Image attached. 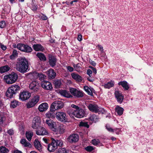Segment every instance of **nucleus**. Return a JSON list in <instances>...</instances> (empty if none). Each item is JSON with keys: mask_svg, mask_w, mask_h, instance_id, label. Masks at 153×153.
I'll return each mask as SVG.
<instances>
[{"mask_svg": "<svg viewBox=\"0 0 153 153\" xmlns=\"http://www.w3.org/2000/svg\"><path fill=\"white\" fill-rule=\"evenodd\" d=\"M92 144L95 146H102L103 145L99 140L97 139H94L92 140Z\"/></svg>", "mask_w": 153, "mask_h": 153, "instance_id": "nucleus-33", "label": "nucleus"}, {"mask_svg": "<svg viewBox=\"0 0 153 153\" xmlns=\"http://www.w3.org/2000/svg\"><path fill=\"white\" fill-rule=\"evenodd\" d=\"M57 153H68L67 151L65 148H59L57 151Z\"/></svg>", "mask_w": 153, "mask_h": 153, "instance_id": "nucleus-47", "label": "nucleus"}, {"mask_svg": "<svg viewBox=\"0 0 153 153\" xmlns=\"http://www.w3.org/2000/svg\"><path fill=\"white\" fill-rule=\"evenodd\" d=\"M70 91L74 97H76L81 98L83 97L84 96V93L82 91L78 90L75 88H70Z\"/></svg>", "mask_w": 153, "mask_h": 153, "instance_id": "nucleus-10", "label": "nucleus"}, {"mask_svg": "<svg viewBox=\"0 0 153 153\" xmlns=\"http://www.w3.org/2000/svg\"><path fill=\"white\" fill-rule=\"evenodd\" d=\"M114 94L117 102L120 103H121L123 99V96L121 93H120L118 91H116Z\"/></svg>", "mask_w": 153, "mask_h": 153, "instance_id": "nucleus-20", "label": "nucleus"}, {"mask_svg": "<svg viewBox=\"0 0 153 153\" xmlns=\"http://www.w3.org/2000/svg\"><path fill=\"white\" fill-rule=\"evenodd\" d=\"M39 97L38 95L35 96L27 104V107L30 108L33 107L39 101Z\"/></svg>", "mask_w": 153, "mask_h": 153, "instance_id": "nucleus-12", "label": "nucleus"}, {"mask_svg": "<svg viewBox=\"0 0 153 153\" xmlns=\"http://www.w3.org/2000/svg\"><path fill=\"white\" fill-rule=\"evenodd\" d=\"M42 140L46 144V145H44L46 147H47V145L51 143V142H50V141L49 140L48 138L45 137L43 138Z\"/></svg>", "mask_w": 153, "mask_h": 153, "instance_id": "nucleus-44", "label": "nucleus"}, {"mask_svg": "<svg viewBox=\"0 0 153 153\" xmlns=\"http://www.w3.org/2000/svg\"><path fill=\"white\" fill-rule=\"evenodd\" d=\"M87 79L88 80L91 82H93L94 80V79L90 77H88L87 78Z\"/></svg>", "mask_w": 153, "mask_h": 153, "instance_id": "nucleus-62", "label": "nucleus"}, {"mask_svg": "<svg viewBox=\"0 0 153 153\" xmlns=\"http://www.w3.org/2000/svg\"><path fill=\"white\" fill-rule=\"evenodd\" d=\"M124 109L123 108L120 107L119 106H117L115 108V111L117 112V114L121 116L123 113Z\"/></svg>", "mask_w": 153, "mask_h": 153, "instance_id": "nucleus-31", "label": "nucleus"}, {"mask_svg": "<svg viewBox=\"0 0 153 153\" xmlns=\"http://www.w3.org/2000/svg\"><path fill=\"white\" fill-rule=\"evenodd\" d=\"M31 96L30 93L27 91H23L21 92L19 96V98L22 101L26 100L28 99Z\"/></svg>", "mask_w": 153, "mask_h": 153, "instance_id": "nucleus-13", "label": "nucleus"}, {"mask_svg": "<svg viewBox=\"0 0 153 153\" xmlns=\"http://www.w3.org/2000/svg\"><path fill=\"white\" fill-rule=\"evenodd\" d=\"M33 48L34 50L37 51L44 52L45 50L44 47L40 44H34Z\"/></svg>", "mask_w": 153, "mask_h": 153, "instance_id": "nucleus-17", "label": "nucleus"}, {"mask_svg": "<svg viewBox=\"0 0 153 153\" xmlns=\"http://www.w3.org/2000/svg\"><path fill=\"white\" fill-rule=\"evenodd\" d=\"M92 71L95 74H97V70L95 68H94Z\"/></svg>", "mask_w": 153, "mask_h": 153, "instance_id": "nucleus-64", "label": "nucleus"}, {"mask_svg": "<svg viewBox=\"0 0 153 153\" xmlns=\"http://www.w3.org/2000/svg\"><path fill=\"white\" fill-rule=\"evenodd\" d=\"M89 62L93 66H95L96 65V63L95 62L91 60Z\"/></svg>", "mask_w": 153, "mask_h": 153, "instance_id": "nucleus-59", "label": "nucleus"}, {"mask_svg": "<svg viewBox=\"0 0 153 153\" xmlns=\"http://www.w3.org/2000/svg\"><path fill=\"white\" fill-rule=\"evenodd\" d=\"M20 89V86L18 85H13L9 87L6 93V95L7 99L14 97Z\"/></svg>", "mask_w": 153, "mask_h": 153, "instance_id": "nucleus-3", "label": "nucleus"}, {"mask_svg": "<svg viewBox=\"0 0 153 153\" xmlns=\"http://www.w3.org/2000/svg\"><path fill=\"white\" fill-rule=\"evenodd\" d=\"M42 15L41 16V18L42 20H45L47 19L48 17L45 15L43 14H42Z\"/></svg>", "mask_w": 153, "mask_h": 153, "instance_id": "nucleus-54", "label": "nucleus"}, {"mask_svg": "<svg viewBox=\"0 0 153 153\" xmlns=\"http://www.w3.org/2000/svg\"><path fill=\"white\" fill-rule=\"evenodd\" d=\"M81 64L79 63L76 65L75 64L73 65V67L75 70L78 72L80 71V69L81 68Z\"/></svg>", "mask_w": 153, "mask_h": 153, "instance_id": "nucleus-39", "label": "nucleus"}, {"mask_svg": "<svg viewBox=\"0 0 153 153\" xmlns=\"http://www.w3.org/2000/svg\"><path fill=\"white\" fill-rule=\"evenodd\" d=\"M7 133L10 135H12L13 134V130L12 129H10L8 130Z\"/></svg>", "mask_w": 153, "mask_h": 153, "instance_id": "nucleus-53", "label": "nucleus"}, {"mask_svg": "<svg viewBox=\"0 0 153 153\" xmlns=\"http://www.w3.org/2000/svg\"><path fill=\"white\" fill-rule=\"evenodd\" d=\"M17 47L19 50L25 53H30L33 51L31 47L24 44L19 43L17 45Z\"/></svg>", "mask_w": 153, "mask_h": 153, "instance_id": "nucleus-7", "label": "nucleus"}, {"mask_svg": "<svg viewBox=\"0 0 153 153\" xmlns=\"http://www.w3.org/2000/svg\"><path fill=\"white\" fill-rule=\"evenodd\" d=\"M84 89L88 95L91 96H93L92 92L94 90L93 88H90L87 86H85L84 87Z\"/></svg>", "mask_w": 153, "mask_h": 153, "instance_id": "nucleus-28", "label": "nucleus"}, {"mask_svg": "<svg viewBox=\"0 0 153 153\" xmlns=\"http://www.w3.org/2000/svg\"><path fill=\"white\" fill-rule=\"evenodd\" d=\"M53 83L55 87L56 88H59L62 84L61 80L59 79L54 80L53 82Z\"/></svg>", "mask_w": 153, "mask_h": 153, "instance_id": "nucleus-36", "label": "nucleus"}, {"mask_svg": "<svg viewBox=\"0 0 153 153\" xmlns=\"http://www.w3.org/2000/svg\"><path fill=\"white\" fill-rule=\"evenodd\" d=\"M25 134L27 139L29 141H30L32 139V137L33 136V132L30 131L26 132Z\"/></svg>", "mask_w": 153, "mask_h": 153, "instance_id": "nucleus-35", "label": "nucleus"}, {"mask_svg": "<svg viewBox=\"0 0 153 153\" xmlns=\"http://www.w3.org/2000/svg\"><path fill=\"white\" fill-rule=\"evenodd\" d=\"M10 69V67L7 65L2 66L0 67V73H3L7 72L9 71Z\"/></svg>", "mask_w": 153, "mask_h": 153, "instance_id": "nucleus-29", "label": "nucleus"}, {"mask_svg": "<svg viewBox=\"0 0 153 153\" xmlns=\"http://www.w3.org/2000/svg\"><path fill=\"white\" fill-rule=\"evenodd\" d=\"M36 134L38 135H42V132H41V130L40 131H39V130H37L36 131Z\"/></svg>", "mask_w": 153, "mask_h": 153, "instance_id": "nucleus-61", "label": "nucleus"}, {"mask_svg": "<svg viewBox=\"0 0 153 153\" xmlns=\"http://www.w3.org/2000/svg\"><path fill=\"white\" fill-rule=\"evenodd\" d=\"M67 69L70 72H72L74 70V68L70 66H68L67 67Z\"/></svg>", "mask_w": 153, "mask_h": 153, "instance_id": "nucleus-55", "label": "nucleus"}, {"mask_svg": "<svg viewBox=\"0 0 153 153\" xmlns=\"http://www.w3.org/2000/svg\"><path fill=\"white\" fill-rule=\"evenodd\" d=\"M20 143L22 144L24 147H31V144L28 142H27L25 139H22L21 140Z\"/></svg>", "mask_w": 153, "mask_h": 153, "instance_id": "nucleus-30", "label": "nucleus"}, {"mask_svg": "<svg viewBox=\"0 0 153 153\" xmlns=\"http://www.w3.org/2000/svg\"><path fill=\"white\" fill-rule=\"evenodd\" d=\"M29 62L25 57L18 59L16 65V70L21 73H24L29 71Z\"/></svg>", "mask_w": 153, "mask_h": 153, "instance_id": "nucleus-1", "label": "nucleus"}, {"mask_svg": "<svg viewBox=\"0 0 153 153\" xmlns=\"http://www.w3.org/2000/svg\"><path fill=\"white\" fill-rule=\"evenodd\" d=\"M36 55L41 61H46V57L45 55L43 53L38 52Z\"/></svg>", "mask_w": 153, "mask_h": 153, "instance_id": "nucleus-32", "label": "nucleus"}, {"mask_svg": "<svg viewBox=\"0 0 153 153\" xmlns=\"http://www.w3.org/2000/svg\"><path fill=\"white\" fill-rule=\"evenodd\" d=\"M40 124L37 123L36 122H32V127L34 129H37L39 127Z\"/></svg>", "mask_w": 153, "mask_h": 153, "instance_id": "nucleus-42", "label": "nucleus"}, {"mask_svg": "<svg viewBox=\"0 0 153 153\" xmlns=\"http://www.w3.org/2000/svg\"><path fill=\"white\" fill-rule=\"evenodd\" d=\"M98 48H99L100 50H101L102 51H103V47L100 45H97Z\"/></svg>", "mask_w": 153, "mask_h": 153, "instance_id": "nucleus-63", "label": "nucleus"}, {"mask_svg": "<svg viewBox=\"0 0 153 153\" xmlns=\"http://www.w3.org/2000/svg\"><path fill=\"white\" fill-rule=\"evenodd\" d=\"M18 78V74L14 72H13L9 74L5 75L4 78L5 82L9 84H12L16 82Z\"/></svg>", "mask_w": 153, "mask_h": 153, "instance_id": "nucleus-5", "label": "nucleus"}, {"mask_svg": "<svg viewBox=\"0 0 153 153\" xmlns=\"http://www.w3.org/2000/svg\"><path fill=\"white\" fill-rule=\"evenodd\" d=\"M85 150L88 152H91L94 150L93 147L90 146H87L85 148Z\"/></svg>", "mask_w": 153, "mask_h": 153, "instance_id": "nucleus-50", "label": "nucleus"}, {"mask_svg": "<svg viewBox=\"0 0 153 153\" xmlns=\"http://www.w3.org/2000/svg\"><path fill=\"white\" fill-rule=\"evenodd\" d=\"M52 108L51 107L50 110L48 112L45 114L46 117L48 118L53 119L55 117V110H53Z\"/></svg>", "mask_w": 153, "mask_h": 153, "instance_id": "nucleus-21", "label": "nucleus"}, {"mask_svg": "<svg viewBox=\"0 0 153 153\" xmlns=\"http://www.w3.org/2000/svg\"><path fill=\"white\" fill-rule=\"evenodd\" d=\"M33 75L36 76L35 77H34L35 78H37L39 77V79L41 80H43L44 79L46 78V76L42 73H39L35 72L33 73Z\"/></svg>", "mask_w": 153, "mask_h": 153, "instance_id": "nucleus-25", "label": "nucleus"}, {"mask_svg": "<svg viewBox=\"0 0 153 153\" xmlns=\"http://www.w3.org/2000/svg\"><path fill=\"white\" fill-rule=\"evenodd\" d=\"M6 25L5 21L2 20L0 22V27L1 28H4Z\"/></svg>", "mask_w": 153, "mask_h": 153, "instance_id": "nucleus-48", "label": "nucleus"}, {"mask_svg": "<svg viewBox=\"0 0 153 153\" xmlns=\"http://www.w3.org/2000/svg\"><path fill=\"white\" fill-rule=\"evenodd\" d=\"M89 110L95 113L105 114V111L103 108H100L97 104H90L87 106Z\"/></svg>", "mask_w": 153, "mask_h": 153, "instance_id": "nucleus-6", "label": "nucleus"}, {"mask_svg": "<svg viewBox=\"0 0 153 153\" xmlns=\"http://www.w3.org/2000/svg\"><path fill=\"white\" fill-rule=\"evenodd\" d=\"M49 63L50 65L52 67H54L56 64L57 59L56 57L51 54L48 55Z\"/></svg>", "mask_w": 153, "mask_h": 153, "instance_id": "nucleus-15", "label": "nucleus"}, {"mask_svg": "<svg viewBox=\"0 0 153 153\" xmlns=\"http://www.w3.org/2000/svg\"><path fill=\"white\" fill-rule=\"evenodd\" d=\"M41 130L42 132V135H46L48 133L44 128L42 127L41 129Z\"/></svg>", "mask_w": 153, "mask_h": 153, "instance_id": "nucleus-49", "label": "nucleus"}, {"mask_svg": "<svg viewBox=\"0 0 153 153\" xmlns=\"http://www.w3.org/2000/svg\"><path fill=\"white\" fill-rule=\"evenodd\" d=\"M71 107L74 109L71 110L68 113L71 117L74 116L78 118L84 117L86 115L85 110L74 104H72Z\"/></svg>", "mask_w": 153, "mask_h": 153, "instance_id": "nucleus-2", "label": "nucleus"}, {"mask_svg": "<svg viewBox=\"0 0 153 153\" xmlns=\"http://www.w3.org/2000/svg\"><path fill=\"white\" fill-rule=\"evenodd\" d=\"M87 123H86L81 122L80 123L79 126H86Z\"/></svg>", "mask_w": 153, "mask_h": 153, "instance_id": "nucleus-57", "label": "nucleus"}, {"mask_svg": "<svg viewBox=\"0 0 153 153\" xmlns=\"http://www.w3.org/2000/svg\"><path fill=\"white\" fill-rule=\"evenodd\" d=\"M18 101L14 100L11 101V103L10 104V105L11 107L13 108H16L18 105Z\"/></svg>", "mask_w": 153, "mask_h": 153, "instance_id": "nucleus-41", "label": "nucleus"}, {"mask_svg": "<svg viewBox=\"0 0 153 153\" xmlns=\"http://www.w3.org/2000/svg\"><path fill=\"white\" fill-rule=\"evenodd\" d=\"M34 144L37 149L40 152L42 151V145L38 139H35Z\"/></svg>", "mask_w": 153, "mask_h": 153, "instance_id": "nucleus-27", "label": "nucleus"}, {"mask_svg": "<svg viewBox=\"0 0 153 153\" xmlns=\"http://www.w3.org/2000/svg\"><path fill=\"white\" fill-rule=\"evenodd\" d=\"M119 85H121L124 89V90H128L129 88V86L128 82L126 81L120 82L118 83Z\"/></svg>", "mask_w": 153, "mask_h": 153, "instance_id": "nucleus-23", "label": "nucleus"}, {"mask_svg": "<svg viewBox=\"0 0 153 153\" xmlns=\"http://www.w3.org/2000/svg\"><path fill=\"white\" fill-rule=\"evenodd\" d=\"M64 106L63 102L60 101H56L53 102L51 105V107L53 110H56L62 108Z\"/></svg>", "mask_w": 153, "mask_h": 153, "instance_id": "nucleus-11", "label": "nucleus"}, {"mask_svg": "<svg viewBox=\"0 0 153 153\" xmlns=\"http://www.w3.org/2000/svg\"><path fill=\"white\" fill-rule=\"evenodd\" d=\"M18 55V53L17 51L14 49L13 51L12 54L10 56V58L11 59H13L17 57Z\"/></svg>", "mask_w": 153, "mask_h": 153, "instance_id": "nucleus-37", "label": "nucleus"}, {"mask_svg": "<svg viewBox=\"0 0 153 153\" xmlns=\"http://www.w3.org/2000/svg\"><path fill=\"white\" fill-rule=\"evenodd\" d=\"M6 119V117L3 114H0V124H2Z\"/></svg>", "mask_w": 153, "mask_h": 153, "instance_id": "nucleus-43", "label": "nucleus"}, {"mask_svg": "<svg viewBox=\"0 0 153 153\" xmlns=\"http://www.w3.org/2000/svg\"><path fill=\"white\" fill-rule=\"evenodd\" d=\"M0 48L3 51H5L7 49V47L6 46L2 44H0Z\"/></svg>", "mask_w": 153, "mask_h": 153, "instance_id": "nucleus-52", "label": "nucleus"}, {"mask_svg": "<svg viewBox=\"0 0 153 153\" xmlns=\"http://www.w3.org/2000/svg\"><path fill=\"white\" fill-rule=\"evenodd\" d=\"M38 7L37 5L33 4L31 7V9L33 11H36Z\"/></svg>", "mask_w": 153, "mask_h": 153, "instance_id": "nucleus-51", "label": "nucleus"}, {"mask_svg": "<svg viewBox=\"0 0 153 153\" xmlns=\"http://www.w3.org/2000/svg\"><path fill=\"white\" fill-rule=\"evenodd\" d=\"M82 36L81 34H79L78 36L77 39L79 41H81L82 40Z\"/></svg>", "mask_w": 153, "mask_h": 153, "instance_id": "nucleus-56", "label": "nucleus"}, {"mask_svg": "<svg viewBox=\"0 0 153 153\" xmlns=\"http://www.w3.org/2000/svg\"><path fill=\"white\" fill-rule=\"evenodd\" d=\"M40 87L39 83L36 80H34L30 82L29 85L30 89L34 92L38 91Z\"/></svg>", "mask_w": 153, "mask_h": 153, "instance_id": "nucleus-9", "label": "nucleus"}, {"mask_svg": "<svg viewBox=\"0 0 153 153\" xmlns=\"http://www.w3.org/2000/svg\"><path fill=\"white\" fill-rule=\"evenodd\" d=\"M9 152L8 149L5 147L3 146L0 147V152L1 153H7Z\"/></svg>", "mask_w": 153, "mask_h": 153, "instance_id": "nucleus-40", "label": "nucleus"}, {"mask_svg": "<svg viewBox=\"0 0 153 153\" xmlns=\"http://www.w3.org/2000/svg\"><path fill=\"white\" fill-rule=\"evenodd\" d=\"M59 94L62 96L67 98H70L72 97V96L71 94L68 91L66 90L61 89L59 90Z\"/></svg>", "mask_w": 153, "mask_h": 153, "instance_id": "nucleus-19", "label": "nucleus"}, {"mask_svg": "<svg viewBox=\"0 0 153 153\" xmlns=\"http://www.w3.org/2000/svg\"><path fill=\"white\" fill-rule=\"evenodd\" d=\"M114 82L111 81L110 82H108L106 84H104V86L105 88L109 89L113 87L114 85Z\"/></svg>", "mask_w": 153, "mask_h": 153, "instance_id": "nucleus-34", "label": "nucleus"}, {"mask_svg": "<svg viewBox=\"0 0 153 153\" xmlns=\"http://www.w3.org/2000/svg\"><path fill=\"white\" fill-rule=\"evenodd\" d=\"M45 123L51 128H55L54 125L55 123L51 119L47 120L45 121Z\"/></svg>", "mask_w": 153, "mask_h": 153, "instance_id": "nucleus-26", "label": "nucleus"}, {"mask_svg": "<svg viewBox=\"0 0 153 153\" xmlns=\"http://www.w3.org/2000/svg\"><path fill=\"white\" fill-rule=\"evenodd\" d=\"M56 119L61 122H66L67 121L68 116L66 113L63 111H59L56 114Z\"/></svg>", "mask_w": 153, "mask_h": 153, "instance_id": "nucleus-8", "label": "nucleus"}, {"mask_svg": "<svg viewBox=\"0 0 153 153\" xmlns=\"http://www.w3.org/2000/svg\"><path fill=\"white\" fill-rule=\"evenodd\" d=\"M92 71L91 70L88 69L87 71V74L90 76V75L92 74Z\"/></svg>", "mask_w": 153, "mask_h": 153, "instance_id": "nucleus-60", "label": "nucleus"}, {"mask_svg": "<svg viewBox=\"0 0 153 153\" xmlns=\"http://www.w3.org/2000/svg\"><path fill=\"white\" fill-rule=\"evenodd\" d=\"M46 73L48 76V78L50 79H54L56 76V73L54 71L53 69H51L46 71Z\"/></svg>", "mask_w": 153, "mask_h": 153, "instance_id": "nucleus-18", "label": "nucleus"}, {"mask_svg": "<svg viewBox=\"0 0 153 153\" xmlns=\"http://www.w3.org/2000/svg\"><path fill=\"white\" fill-rule=\"evenodd\" d=\"M33 122H36V123L40 124L41 120L39 116H36L33 119Z\"/></svg>", "mask_w": 153, "mask_h": 153, "instance_id": "nucleus-45", "label": "nucleus"}, {"mask_svg": "<svg viewBox=\"0 0 153 153\" xmlns=\"http://www.w3.org/2000/svg\"><path fill=\"white\" fill-rule=\"evenodd\" d=\"M106 129L109 132H113L114 131H116V130L117 129V128L113 129L110 127L108 124H106L105 126Z\"/></svg>", "mask_w": 153, "mask_h": 153, "instance_id": "nucleus-46", "label": "nucleus"}, {"mask_svg": "<svg viewBox=\"0 0 153 153\" xmlns=\"http://www.w3.org/2000/svg\"><path fill=\"white\" fill-rule=\"evenodd\" d=\"M48 107V105L47 103H43L39 105L38 109L40 112H43L46 110Z\"/></svg>", "mask_w": 153, "mask_h": 153, "instance_id": "nucleus-22", "label": "nucleus"}, {"mask_svg": "<svg viewBox=\"0 0 153 153\" xmlns=\"http://www.w3.org/2000/svg\"><path fill=\"white\" fill-rule=\"evenodd\" d=\"M72 77L76 81L81 82L82 81V77L79 75L75 73H73L71 74Z\"/></svg>", "mask_w": 153, "mask_h": 153, "instance_id": "nucleus-24", "label": "nucleus"}, {"mask_svg": "<svg viewBox=\"0 0 153 153\" xmlns=\"http://www.w3.org/2000/svg\"><path fill=\"white\" fill-rule=\"evenodd\" d=\"M63 145L62 140H55L52 138V141L47 146L48 150L50 152H53L57 148L58 146H62Z\"/></svg>", "mask_w": 153, "mask_h": 153, "instance_id": "nucleus-4", "label": "nucleus"}, {"mask_svg": "<svg viewBox=\"0 0 153 153\" xmlns=\"http://www.w3.org/2000/svg\"><path fill=\"white\" fill-rule=\"evenodd\" d=\"M89 118L90 120L93 122H94L95 123L98 120V118L97 116L95 114H93L92 115H91L89 117Z\"/></svg>", "mask_w": 153, "mask_h": 153, "instance_id": "nucleus-38", "label": "nucleus"}, {"mask_svg": "<svg viewBox=\"0 0 153 153\" xmlns=\"http://www.w3.org/2000/svg\"><path fill=\"white\" fill-rule=\"evenodd\" d=\"M41 85L42 88L45 90H51L53 88L51 83L48 81H44Z\"/></svg>", "mask_w": 153, "mask_h": 153, "instance_id": "nucleus-14", "label": "nucleus"}, {"mask_svg": "<svg viewBox=\"0 0 153 153\" xmlns=\"http://www.w3.org/2000/svg\"><path fill=\"white\" fill-rule=\"evenodd\" d=\"M68 139L70 143H75L78 141L79 136L77 134H72L68 137Z\"/></svg>", "mask_w": 153, "mask_h": 153, "instance_id": "nucleus-16", "label": "nucleus"}, {"mask_svg": "<svg viewBox=\"0 0 153 153\" xmlns=\"http://www.w3.org/2000/svg\"><path fill=\"white\" fill-rule=\"evenodd\" d=\"M12 153H23L21 151L18 149H15L13 152Z\"/></svg>", "mask_w": 153, "mask_h": 153, "instance_id": "nucleus-58", "label": "nucleus"}]
</instances>
